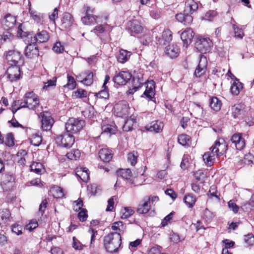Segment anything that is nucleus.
I'll return each instance as SVG.
<instances>
[{"label":"nucleus","mask_w":254,"mask_h":254,"mask_svg":"<svg viewBox=\"0 0 254 254\" xmlns=\"http://www.w3.org/2000/svg\"><path fill=\"white\" fill-rule=\"evenodd\" d=\"M213 43L208 38H200L195 43V47L201 53H206L210 51Z\"/></svg>","instance_id":"0eeeda50"},{"label":"nucleus","mask_w":254,"mask_h":254,"mask_svg":"<svg viewBox=\"0 0 254 254\" xmlns=\"http://www.w3.org/2000/svg\"><path fill=\"white\" fill-rule=\"evenodd\" d=\"M179 52V48L176 45H169L166 47V53L171 58L177 57Z\"/></svg>","instance_id":"cd10ccee"},{"label":"nucleus","mask_w":254,"mask_h":254,"mask_svg":"<svg viewBox=\"0 0 254 254\" xmlns=\"http://www.w3.org/2000/svg\"><path fill=\"white\" fill-rule=\"evenodd\" d=\"M7 78L11 82L18 80L20 77V67L17 65H11L6 71Z\"/></svg>","instance_id":"ddd939ff"},{"label":"nucleus","mask_w":254,"mask_h":254,"mask_svg":"<svg viewBox=\"0 0 254 254\" xmlns=\"http://www.w3.org/2000/svg\"><path fill=\"white\" fill-rule=\"evenodd\" d=\"M78 218L81 221H84L87 218V211L85 209L81 210L78 214Z\"/></svg>","instance_id":"774afa93"},{"label":"nucleus","mask_w":254,"mask_h":254,"mask_svg":"<svg viewBox=\"0 0 254 254\" xmlns=\"http://www.w3.org/2000/svg\"><path fill=\"white\" fill-rule=\"evenodd\" d=\"M39 54V50L36 45L29 44L25 49V55L28 58H33Z\"/></svg>","instance_id":"4be33fe9"},{"label":"nucleus","mask_w":254,"mask_h":254,"mask_svg":"<svg viewBox=\"0 0 254 254\" xmlns=\"http://www.w3.org/2000/svg\"><path fill=\"white\" fill-rule=\"evenodd\" d=\"M135 152H130L127 154V160L132 166H134L137 162V155Z\"/></svg>","instance_id":"3c124183"},{"label":"nucleus","mask_w":254,"mask_h":254,"mask_svg":"<svg viewBox=\"0 0 254 254\" xmlns=\"http://www.w3.org/2000/svg\"><path fill=\"white\" fill-rule=\"evenodd\" d=\"M78 82L86 86H90L93 82V73L89 70H85L76 76Z\"/></svg>","instance_id":"1a4fd4ad"},{"label":"nucleus","mask_w":254,"mask_h":254,"mask_svg":"<svg viewBox=\"0 0 254 254\" xmlns=\"http://www.w3.org/2000/svg\"><path fill=\"white\" fill-rule=\"evenodd\" d=\"M73 19L72 15L69 13H65L62 19L61 26L65 28H68L72 25Z\"/></svg>","instance_id":"a878e982"},{"label":"nucleus","mask_w":254,"mask_h":254,"mask_svg":"<svg viewBox=\"0 0 254 254\" xmlns=\"http://www.w3.org/2000/svg\"><path fill=\"white\" fill-rule=\"evenodd\" d=\"M47 204H48V202L46 199H43L42 201V202L39 206V211H38L39 214H40L41 215H43V214L44 213L45 211L46 210V208L47 207Z\"/></svg>","instance_id":"5fc2aeb1"},{"label":"nucleus","mask_w":254,"mask_h":254,"mask_svg":"<svg viewBox=\"0 0 254 254\" xmlns=\"http://www.w3.org/2000/svg\"><path fill=\"white\" fill-rule=\"evenodd\" d=\"M131 55V53L125 50H121L118 57V61L121 63L126 62Z\"/></svg>","instance_id":"2f4dec72"},{"label":"nucleus","mask_w":254,"mask_h":254,"mask_svg":"<svg viewBox=\"0 0 254 254\" xmlns=\"http://www.w3.org/2000/svg\"><path fill=\"white\" fill-rule=\"evenodd\" d=\"M66 157L70 160H76L80 156V152L78 149L72 150L66 154Z\"/></svg>","instance_id":"a19ab883"},{"label":"nucleus","mask_w":254,"mask_h":254,"mask_svg":"<svg viewBox=\"0 0 254 254\" xmlns=\"http://www.w3.org/2000/svg\"><path fill=\"white\" fill-rule=\"evenodd\" d=\"M207 65L206 58L202 55H200L199 63L194 73L195 76L200 77L203 75L206 72Z\"/></svg>","instance_id":"f8f14e48"},{"label":"nucleus","mask_w":254,"mask_h":254,"mask_svg":"<svg viewBox=\"0 0 254 254\" xmlns=\"http://www.w3.org/2000/svg\"><path fill=\"white\" fill-rule=\"evenodd\" d=\"M150 197L145 196L138 205L137 212L139 214H146L151 209Z\"/></svg>","instance_id":"4468645a"},{"label":"nucleus","mask_w":254,"mask_h":254,"mask_svg":"<svg viewBox=\"0 0 254 254\" xmlns=\"http://www.w3.org/2000/svg\"><path fill=\"white\" fill-rule=\"evenodd\" d=\"M102 133H107L110 134H115L117 131V127L115 124L104 125L102 127Z\"/></svg>","instance_id":"f704fd0d"},{"label":"nucleus","mask_w":254,"mask_h":254,"mask_svg":"<svg viewBox=\"0 0 254 254\" xmlns=\"http://www.w3.org/2000/svg\"><path fill=\"white\" fill-rule=\"evenodd\" d=\"M38 226V222L36 220H31L28 224L26 226V228L27 230L31 231L33 229L37 228Z\"/></svg>","instance_id":"0e129e2a"},{"label":"nucleus","mask_w":254,"mask_h":254,"mask_svg":"<svg viewBox=\"0 0 254 254\" xmlns=\"http://www.w3.org/2000/svg\"><path fill=\"white\" fill-rule=\"evenodd\" d=\"M122 244L120 233H110L104 238V247L107 252L114 254L118 252Z\"/></svg>","instance_id":"7ed1b4c3"},{"label":"nucleus","mask_w":254,"mask_h":254,"mask_svg":"<svg viewBox=\"0 0 254 254\" xmlns=\"http://www.w3.org/2000/svg\"><path fill=\"white\" fill-rule=\"evenodd\" d=\"M163 127V123L159 120L152 121L145 127L147 130L155 133L161 132Z\"/></svg>","instance_id":"6ab92c4d"},{"label":"nucleus","mask_w":254,"mask_h":254,"mask_svg":"<svg viewBox=\"0 0 254 254\" xmlns=\"http://www.w3.org/2000/svg\"><path fill=\"white\" fill-rule=\"evenodd\" d=\"M84 126L83 120L72 118L68 120L65 127L67 132L74 133L80 130Z\"/></svg>","instance_id":"20e7f679"},{"label":"nucleus","mask_w":254,"mask_h":254,"mask_svg":"<svg viewBox=\"0 0 254 254\" xmlns=\"http://www.w3.org/2000/svg\"><path fill=\"white\" fill-rule=\"evenodd\" d=\"M134 211L131 208L124 207L121 211V217L122 219H127L131 216Z\"/></svg>","instance_id":"ea45409f"},{"label":"nucleus","mask_w":254,"mask_h":254,"mask_svg":"<svg viewBox=\"0 0 254 254\" xmlns=\"http://www.w3.org/2000/svg\"><path fill=\"white\" fill-rule=\"evenodd\" d=\"M232 111L234 117H238L243 112L242 106L240 104L234 105L232 108Z\"/></svg>","instance_id":"49530a36"},{"label":"nucleus","mask_w":254,"mask_h":254,"mask_svg":"<svg viewBox=\"0 0 254 254\" xmlns=\"http://www.w3.org/2000/svg\"><path fill=\"white\" fill-rule=\"evenodd\" d=\"M23 227L18 224H14L12 226V231L16 235H19L22 233Z\"/></svg>","instance_id":"bf43d9fd"},{"label":"nucleus","mask_w":254,"mask_h":254,"mask_svg":"<svg viewBox=\"0 0 254 254\" xmlns=\"http://www.w3.org/2000/svg\"><path fill=\"white\" fill-rule=\"evenodd\" d=\"M190 138V137L185 134H181L178 136V142L183 146L189 145Z\"/></svg>","instance_id":"4c0bfd02"},{"label":"nucleus","mask_w":254,"mask_h":254,"mask_svg":"<svg viewBox=\"0 0 254 254\" xmlns=\"http://www.w3.org/2000/svg\"><path fill=\"white\" fill-rule=\"evenodd\" d=\"M39 117L41 119L42 129L46 131L50 130L54 123L51 114L48 112H43L39 114Z\"/></svg>","instance_id":"6e6552de"},{"label":"nucleus","mask_w":254,"mask_h":254,"mask_svg":"<svg viewBox=\"0 0 254 254\" xmlns=\"http://www.w3.org/2000/svg\"><path fill=\"white\" fill-rule=\"evenodd\" d=\"M42 137L38 134H35L32 136L30 139V142L31 144L37 146H39L42 142Z\"/></svg>","instance_id":"09e8293b"},{"label":"nucleus","mask_w":254,"mask_h":254,"mask_svg":"<svg viewBox=\"0 0 254 254\" xmlns=\"http://www.w3.org/2000/svg\"><path fill=\"white\" fill-rule=\"evenodd\" d=\"M22 55L21 53L16 50H11L8 52L6 55V59L9 62H11V64H16L21 60Z\"/></svg>","instance_id":"aec40b11"},{"label":"nucleus","mask_w":254,"mask_h":254,"mask_svg":"<svg viewBox=\"0 0 254 254\" xmlns=\"http://www.w3.org/2000/svg\"><path fill=\"white\" fill-rule=\"evenodd\" d=\"M57 142L61 143L63 146L69 148L72 146L74 142V136L69 132H65L56 138Z\"/></svg>","instance_id":"9b49d317"},{"label":"nucleus","mask_w":254,"mask_h":254,"mask_svg":"<svg viewBox=\"0 0 254 254\" xmlns=\"http://www.w3.org/2000/svg\"><path fill=\"white\" fill-rule=\"evenodd\" d=\"M231 141L238 150H241L245 146V140L242 136V134L237 133L234 134L231 138Z\"/></svg>","instance_id":"f3484780"},{"label":"nucleus","mask_w":254,"mask_h":254,"mask_svg":"<svg viewBox=\"0 0 254 254\" xmlns=\"http://www.w3.org/2000/svg\"><path fill=\"white\" fill-rule=\"evenodd\" d=\"M194 35L193 31L190 28H187L182 33L181 38L183 42L184 46L187 47L191 43Z\"/></svg>","instance_id":"a211bd4d"},{"label":"nucleus","mask_w":254,"mask_h":254,"mask_svg":"<svg viewBox=\"0 0 254 254\" xmlns=\"http://www.w3.org/2000/svg\"><path fill=\"white\" fill-rule=\"evenodd\" d=\"M34 42H39L44 43L47 42L49 39L48 33L45 30L39 32L34 37Z\"/></svg>","instance_id":"c85d7f7f"},{"label":"nucleus","mask_w":254,"mask_h":254,"mask_svg":"<svg viewBox=\"0 0 254 254\" xmlns=\"http://www.w3.org/2000/svg\"><path fill=\"white\" fill-rule=\"evenodd\" d=\"M184 200L189 207H192L195 203L196 198L193 194H189L185 196Z\"/></svg>","instance_id":"e433bc0d"},{"label":"nucleus","mask_w":254,"mask_h":254,"mask_svg":"<svg viewBox=\"0 0 254 254\" xmlns=\"http://www.w3.org/2000/svg\"><path fill=\"white\" fill-rule=\"evenodd\" d=\"M134 123H135V119L132 118L131 117H130L129 119H127L123 127V130L125 131H128L131 130Z\"/></svg>","instance_id":"79ce46f5"},{"label":"nucleus","mask_w":254,"mask_h":254,"mask_svg":"<svg viewBox=\"0 0 254 254\" xmlns=\"http://www.w3.org/2000/svg\"><path fill=\"white\" fill-rule=\"evenodd\" d=\"M67 78V83L65 85H64V87H67L71 90L74 89L76 86V81L74 78L70 75H68Z\"/></svg>","instance_id":"de8ad7c7"},{"label":"nucleus","mask_w":254,"mask_h":254,"mask_svg":"<svg viewBox=\"0 0 254 254\" xmlns=\"http://www.w3.org/2000/svg\"><path fill=\"white\" fill-rule=\"evenodd\" d=\"M16 17L9 13L6 14L1 21L4 29H9L14 27L16 23Z\"/></svg>","instance_id":"412c9836"},{"label":"nucleus","mask_w":254,"mask_h":254,"mask_svg":"<svg viewBox=\"0 0 254 254\" xmlns=\"http://www.w3.org/2000/svg\"><path fill=\"white\" fill-rule=\"evenodd\" d=\"M141 239H137L133 242H130L129 244V248L132 251L135 250L136 248L141 244Z\"/></svg>","instance_id":"13d9d810"},{"label":"nucleus","mask_w":254,"mask_h":254,"mask_svg":"<svg viewBox=\"0 0 254 254\" xmlns=\"http://www.w3.org/2000/svg\"><path fill=\"white\" fill-rule=\"evenodd\" d=\"M233 29L234 31L235 37L242 39L244 36V33L242 30L239 28L235 24L233 25Z\"/></svg>","instance_id":"603ef678"},{"label":"nucleus","mask_w":254,"mask_h":254,"mask_svg":"<svg viewBox=\"0 0 254 254\" xmlns=\"http://www.w3.org/2000/svg\"><path fill=\"white\" fill-rule=\"evenodd\" d=\"M155 84L153 81L148 82L146 84V90L144 95L149 98H152L154 95Z\"/></svg>","instance_id":"c756f323"},{"label":"nucleus","mask_w":254,"mask_h":254,"mask_svg":"<svg viewBox=\"0 0 254 254\" xmlns=\"http://www.w3.org/2000/svg\"><path fill=\"white\" fill-rule=\"evenodd\" d=\"M126 228V226L124 225L123 222L118 221L114 222L112 226V229L117 231V233H120L121 234V232L123 233Z\"/></svg>","instance_id":"c9c22d12"},{"label":"nucleus","mask_w":254,"mask_h":254,"mask_svg":"<svg viewBox=\"0 0 254 254\" xmlns=\"http://www.w3.org/2000/svg\"><path fill=\"white\" fill-rule=\"evenodd\" d=\"M10 216V213L7 209H4L0 211V217L2 224H5Z\"/></svg>","instance_id":"a18cd8bd"},{"label":"nucleus","mask_w":254,"mask_h":254,"mask_svg":"<svg viewBox=\"0 0 254 254\" xmlns=\"http://www.w3.org/2000/svg\"><path fill=\"white\" fill-rule=\"evenodd\" d=\"M174 214V212H171L169 214L167 215L162 221L161 225L165 227L168 225V223L172 219L173 216Z\"/></svg>","instance_id":"680f3d73"},{"label":"nucleus","mask_w":254,"mask_h":254,"mask_svg":"<svg viewBox=\"0 0 254 254\" xmlns=\"http://www.w3.org/2000/svg\"><path fill=\"white\" fill-rule=\"evenodd\" d=\"M31 171L37 174H40L43 170V165L39 162H33L30 166Z\"/></svg>","instance_id":"c03bdc74"},{"label":"nucleus","mask_w":254,"mask_h":254,"mask_svg":"<svg viewBox=\"0 0 254 254\" xmlns=\"http://www.w3.org/2000/svg\"><path fill=\"white\" fill-rule=\"evenodd\" d=\"M5 144L9 147L14 145V138L11 133H10L7 134L5 138Z\"/></svg>","instance_id":"6e6d98bb"},{"label":"nucleus","mask_w":254,"mask_h":254,"mask_svg":"<svg viewBox=\"0 0 254 254\" xmlns=\"http://www.w3.org/2000/svg\"><path fill=\"white\" fill-rule=\"evenodd\" d=\"M26 99V103L28 104V108L31 110H35L39 106L40 101L38 96L33 92L26 93L24 95Z\"/></svg>","instance_id":"9d476101"},{"label":"nucleus","mask_w":254,"mask_h":254,"mask_svg":"<svg viewBox=\"0 0 254 254\" xmlns=\"http://www.w3.org/2000/svg\"><path fill=\"white\" fill-rule=\"evenodd\" d=\"M243 88V84L236 78L231 86L230 92L233 95L237 96L239 94Z\"/></svg>","instance_id":"393cba45"},{"label":"nucleus","mask_w":254,"mask_h":254,"mask_svg":"<svg viewBox=\"0 0 254 254\" xmlns=\"http://www.w3.org/2000/svg\"><path fill=\"white\" fill-rule=\"evenodd\" d=\"M75 171L76 175L83 182H88L89 179V173L88 169L79 167L76 168Z\"/></svg>","instance_id":"5701e85b"},{"label":"nucleus","mask_w":254,"mask_h":254,"mask_svg":"<svg viewBox=\"0 0 254 254\" xmlns=\"http://www.w3.org/2000/svg\"><path fill=\"white\" fill-rule=\"evenodd\" d=\"M203 109L198 104L193 103L192 112L193 116L196 119H200L203 117Z\"/></svg>","instance_id":"473e14b6"},{"label":"nucleus","mask_w":254,"mask_h":254,"mask_svg":"<svg viewBox=\"0 0 254 254\" xmlns=\"http://www.w3.org/2000/svg\"><path fill=\"white\" fill-rule=\"evenodd\" d=\"M87 91L84 89L79 88L72 93V96L75 98H83L86 97Z\"/></svg>","instance_id":"37998d69"},{"label":"nucleus","mask_w":254,"mask_h":254,"mask_svg":"<svg viewBox=\"0 0 254 254\" xmlns=\"http://www.w3.org/2000/svg\"><path fill=\"white\" fill-rule=\"evenodd\" d=\"M56 85V78L54 77L53 79H50L45 83L44 86L43 87L44 90H49L51 88L54 87Z\"/></svg>","instance_id":"8fccbe9b"},{"label":"nucleus","mask_w":254,"mask_h":254,"mask_svg":"<svg viewBox=\"0 0 254 254\" xmlns=\"http://www.w3.org/2000/svg\"><path fill=\"white\" fill-rule=\"evenodd\" d=\"M128 29L131 35L135 36L142 32L143 28L140 22L136 19L129 21L128 23Z\"/></svg>","instance_id":"2eb2a0df"},{"label":"nucleus","mask_w":254,"mask_h":254,"mask_svg":"<svg viewBox=\"0 0 254 254\" xmlns=\"http://www.w3.org/2000/svg\"><path fill=\"white\" fill-rule=\"evenodd\" d=\"M53 50L57 53H61L64 51V48L60 42H57L53 46Z\"/></svg>","instance_id":"052dcab7"},{"label":"nucleus","mask_w":254,"mask_h":254,"mask_svg":"<svg viewBox=\"0 0 254 254\" xmlns=\"http://www.w3.org/2000/svg\"><path fill=\"white\" fill-rule=\"evenodd\" d=\"M72 247L75 250H81L82 249L83 245L75 237H73L72 238Z\"/></svg>","instance_id":"e2e57ef3"},{"label":"nucleus","mask_w":254,"mask_h":254,"mask_svg":"<svg viewBox=\"0 0 254 254\" xmlns=\"http://www.w3.org/2000/svg\"><path fill=\"white\" fill-rule=\"evenodd\" d=\"M209 194L211 196H214L216 198H218L219 193L218 192L215 186L213 185L210 187L209 190Z\"/></svg>","instance_id":"69168bd1"},{"label":"nucleus","mask_w":254,"mask_h":254,"mask_svg":"<svg viewBox=\"0 0 254 254\" xmlns=\"http://www.w3.org/2000/svg\"><path fill=\"white\" fill-rule=\"evenodd\" d=\"M227 149V145L224 140L223 139H219L211 147V151L205 153L203 155V161L208 166H210L213 164L215 156L222 155Z\"/></svg>","instance_id":"f257e3e1"},{"label":"nucleus","mask_w":254,"mask_h":254,"mask_svg":"<svg viewBox=\"0 0 254 254\" xmlns=\"http://www.w3.org/2000/svg\"><path fill=\"white\" fill-rule=\"evenodd\" d=\"M118 176L127 180L130 179L131 177V172L129 169H121L117 172Z\"/></svg>","instance_id":"58836bf2"},{"label":"nucleus","mask_w":254,"mask_h":254,"mask_svg":"<svg viewBox=\"0 0 254 254\" xmlns=\"http://www.w3.org/2000/svg\"><path fill=\"white\" fill-rule=\"evenodd\" d=\"M114 114L117 116L121 118H126L129 114V108L127 102L126 101H121L114 106Z\"/></svg>","instance_id":"423d86ee"},{"label":"nucleus","mask_w":254,"mask_h":254,"mask_svg":"<svg viewBox=\"0 0 254 254\" xmlns=\"http://www.w3.org/2000/svg\"><path fill=\"white\" fill-rule=\"evenodd\" d=\"M198 8V4L193 0H187L185 2L184 13L176 15V19L185 25H190L193 20L192 17L189 13H192Z\"/></svg>","instance_id":"f03ea898"},{"label":"nucleus","mask_w":254,"mask_h":254,"mask_svg":"<svg viewBox=\"0 0 254 254\" xmlns=\"http://www.w3.org/2000/svg\"><path fill=\"white\" fill-rule=\"evenodd\" d=\"M131 77L130 73L127 71L120 72L114 77L115 83L119 85H125Z\"/></svg>","instance_id":"dca6fc26"},{"label":"nucleus","mask_w":254,"mask_h":254,"mask_svg":"<svg viewBox=\"0 0 254 254\" xmlns=\"http://www.w3.org/2000/svg\"><path fill=\"white\" fill-rule=\"evenodd\" d=\"M172 40V34L169 29H165L163 31L162 35V38L159 40L160 44L164 45L170 43Z\"/></svg>","instance_id":"bb28decb"},{"label":"nucleus","mask_w":254,"mask_h":254,"mask_svg":"<svg viewBox=\"0 0 254 254\" xmlns=\"http://www.w3.org/2000/svg\"><path fill=\"white\" fill-rule=\"evenodd\" d=\"M245 242L251 246L254 244V236L252 234H248L244 236Z\"/></svg>","instance_id":"4d7b16f0"},{"label":"nucleus","mask_w":254,"mask_h":254,"mask_svg":"<svg viewBox=\"0 0 254 254\" xmlns=\"http://www.w3.org/2000/svg\"><path fill=\"white\" fill-rule=\"evenodd\" d=\"M222 103L217 97H212L210 102V107L214 111H218L220 110Z\"/></svg>","instance_id":"72a5a7b5"},{"label":"nucleus","mask_w":254,"mask_h":254,"mask_svg":"<svg viewBox=\"0 0 254 254\" xmlns=\"http://www.w3.org/2000/svg\"><path fill=\"white\" fill-rule=\"evenodd\" d=\"M113 155L112 151L107 148H102L99 152V157L104 162H109L112 159Z\"/></svg>","instance_id":"b1692460"},{"label":"nucleus","mask_w":254,"mask_h":254,"mask_svg":"<svg viewBox=\"0 0 254 254\" xmlns=\"http://www.w3.org/2000/svg\"><path fill=\"white\" fill-rule=\"evenodd\" d=\"M93 9L90 7H86L85 15L81 18L84 25H92L102 22V16H96L93 14Z\"/></svg>","instance_id":"39448f33"},{"label":"nucleus","mask_w":254,"mask_h":254,"mask_svg":"<svg viewBox=\"0 0 254 254\" xmlns=\"http://www.w3.org/2000/svg\"><path fill=\"white\" fill-rule=\"evenodd\" d=\"M228 206L235 213L238 212L239 209V206L233 200L228 202Z\"/></svg>","instance_id":"338daca9"},{"label":"nucleus","mask_w":254,"mask_h":254,"mask_svg":"<svg viewBox=\"0 0 254 254\" xmlns=\"http://www.w3.org/2000/svg\"><path fill=\"white\" fill-rule=\"evenodd\" d=\"M13 104H14V106H19V107H18L16 110L21 108H28V104L26 103V98H24V100H19L18 101H15L13 102Z\"/></svg>","instance_id":"864d4df0"},{"label":"nucleus","mask_w":254,"mask_h":254,"mask_svg":"<svg viewBox=\"0 0 254 254\" xmlns=\"http://www.w3.org/2000/svg\"><path fill=\"white\" fill-rule=\"evenodd\" d=\"M17 155L18 157L17 161L18 164L22 167L24 166L27 158V153L26 151L23 149L20 150L17 152Z\"/></svg>","instance_id":"7c9ffc66"}]
</instances>
